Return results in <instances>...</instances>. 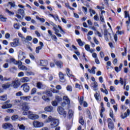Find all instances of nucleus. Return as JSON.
<instances>
[{
    "instance_id": "nucleus-16",
    "label": "nucleus",
    "mask_w": 130,
    "mask_h": 130,
    "mask_svg": "<svg viewBox=\"0 0 130 130\" xmlns=\"http://www.w3.org/2000/svg\"><path fill=\"white\" fill-rule=\"evenodd\" d=\"M53 30L55 31V34L58 37H61V35L59 34V30L57 29V26H56L55 27H54L53 28Z\"/></svg>"
},
{
    "instance_id": "nucleus-49",
    "label": "nucleus",
    "mask_w": 130,
    "mask_h": 130,
    "mask_svg": "<svg viewBox=\"0 0 130 130\" xmlns=\"http://www.w3.org/2000/svg\"><path fill=\"white\" fill-rule=\"evenodd\" d=\"M41 49H42V48H41V47H36V53H39V50H41Z\"/></svg>"
},
{
    "instance_id": "nucleus-37",
    "label": "nucleus",
    "mask_w": 130,
    "mask_h": 130,
    "mask_svg": "<svg viewBox=\"0 0 130 130\" xmlns=\"http://www.w3.org/2000/svg\"><path fill=\"white\" fill-rule=\"evenodd\" d=\"M57 102H60V101H62V99L60 96H58V95H56L55 96V100Z\"/></svg>"
},
{
    "instance_id": "nucleus-7",
    "label": "nucleus",
    "mask_w": 130,
    "mask_h": 130,
    "mask_svg": "<svg viewBox=\"0 0 130 130\" xmlns=\"http://www.w3.org/2000/svg\"><path fill=\"white\" fill-rule=\"evenodd\" d=\"M32 125L34 126V127H42L44 124L43 122L35 120L32 122Z\"/></svg>"
},
{
    "instance_id": "nucleus-54",
    "label": "nucleus",
    "mask_w": 130,
    "mask_h": 130,
    "mask_svg": "<svg viewBox=\"0 0 130 130\" xmlns=\"http://www.w3.org/2000/svg\"><path fill=\"white\" fill-rule=\"evenodd\" d=\"M124 14H125V18H127L128 17V19H129V14L127 13V11H124Z\"/></svg>"
},
{
    "instance_id": "nucleus-56",
    "label": "nucleus",
    "mask_w": 130,
    "mask_h": 130,
    "mask_svg": "<svg viewBox=\"0 0 130 130\" xmlns=\"http://www.w3.org/2000/svg\"><path fill=\"white\" fill-rule=\"evenodd\" d=\"M58 27L59 28V29L60 30V33L61 34H64V33H66L64 31L62 30V28H61L60 26L58 25Z\"/></svg>"
},
{
    "instance_id": "nucleus-31",
    "label": "nucleus",
    "mask_w": 130,
    "mask_h": 130,
    "mask_svg": "<svg viewBox=\"0 0 130 130\" xmlns=\"http://www.w3.org/2000/svg\"><path fill=\"white\" fill-rule=\"evenodd\" d=\"M68 115L69 118H72L74 116V111L71 110H70L68 112Z\"/></svg>"
},
{
    "instance_id": "nucleus-11",
    "label": "nucleus",
    "mask_w": 130,
    "mask_h": 130,
    "mask_svg": "<svg viewBox=\"0 0 130 130\" xmlns=\"http://www.w3.org/2000/svg\"><path fill=\"white\" fill-rule=\"evenodd\" d=\"M22 63L21 61H19L17 66H18V69L19 70H21V71H27L28 70V68L24 65H22Z\"/></svg>"
},
{
    "instance_id": "nucleus-4",
    "label": "nucleus",
    "mask_w": 130,
    "mask_h": 130,
    "mask_svg": "<svg viewBox=\"0 0 130 130\" xmlns=\"http://www.w3.org/2000/svg\"><path fill=\"white\" fill-rule=\"evenodd\" d=\"M57 110L60 115H63V117H67V112L64 111V109L61 107H58L57 109Z\"/></svg>"
},
{
    "instance_id": "nucleus-57",
    "label": "nucleus",
    "mask_w": 130,
    "mask_h": 130,
    "mask_svg": "<svg viewBox=\"0 0 130 130\" xmlns=\"http://www.w3.org/2000/svg\"><path fill=\"white\" fill-rule=\"evenodd\" d=\"M93 41L95 43V44H97V45L99 44V41H98L96 37L93 38Z\"/></svg>"
},
{
    "instance_id": "nucleus-52",
    "label": "nucleus",
    "mask_w": 130,
    "mask_h": 130,
    "mask_svg": "<svg viewBox=\"0 0 130 130\" xmlns=\"http://www.w3.org/2000/svg\"><path fill=\"white\" fill-rule=\"evenodd\" d=\"M75 87L76 88H78V89H79V90H81V89H82L83 88V86L80 85V84L76 83L75 85Z\"/></svg>"
},
{
    "instance_id": "nucleus-13",
    "label": "nucleus",
    "mask_w": 130,
    "mask_h": 130,
    "mask_svg": "<svg viewBox=\"0 0 130 130\" xmlns=\"http://www.w3.org/2000/svg\"><path fill=\"white\" fill-rule=\"evenodd\" d=\"M25 58H26L25 53L21 50L19 51L18 59L20 60H23V59H25Z\"/></svg>"
},
{
    "instance_id": "nucleus-64",
    "label": "nucleus",
    "mask_w": 130,
    "mask_h": 130,
    "mask_svg": "<svg viewBox=\"0 0 130 130\" xmlns=\"http://www.w3.org/2000/svg\"><path fill=\"white\" fill-rule=\"evenodd\" d=\"M18 77H24V72H21L18 73Z\"/></svg>"
},
{
    "instance_id": "nucleus-34",
    "label": "nucleus",
    "mask_w": 130,
    "mask_h": 130,
    "mask_svg": "<svg viewBox=\"0 0 130 130\" xmlns=\"http://www.w3.org/2000/svg\"><path fill=\"white\" fill-rule=\"evenodd\" d=\"M23 40L24 41H26V40L27 41H31V40H32V37L27 36L26 38H23Z\"/></svg>"
},
{
    "instance_id": "nucleus-2",
    "label": "nucleus",
    "mask_w": 130,
    "mask_h": 130,
    "mask_svg": "<svg viewBox=\"0 0 130 130\" xmlns=\"http://www.w3.org/2000/svg\"><path fill=\"white\" fill-rule=\"evenodd\" d=\"M30 109V107L28 106V104L26 103H23L22 104V110L23 111L22 112V114L23 115H27L28 111Z\"/></svg>"
},
{
    "instance_id": "nucleus-24",
    "label": "nucleus",
    "mask_w": 130,
    "mask_h": 130,
    "mask_svg": "<svg viewBox=\"0 0 130 130\" xmlns=\"http://www.w3.org/2000/svg\"><path fill=\"white\" fill-rule=\"evenodd\" d=\"M31 98V97L30 95L26 96H21L20 99L21 100H23V101H28V100H29Z\"/></svg>"
},
{
    "instance_id": "nucleus-59",
    "label": "nucleus",
    "mask_w": 130,
    "mask_h": 130,
    "mask_svg": "<svg viewBox=\"0 0 130 130\" xmlns=\"http://www.w3.org/2000/svg\"><path fill=\"white\" fill-rule=\"evenodd\" d=\"M89 13H91V14H93V15H95V14H96V12H95L94 10L92 9H89Z\"/></svg>"
},
{
    "instance_id": "nucleus-36",
    "label": "nucleus",
    "mask_w": 130,
    "mask_h": 130,
    "mask_svg": "<svg viewBox=\"0 0 130 130\" xmlns=\"http://www.w3.org/2000/svg\"><path fill=\"white\" fill-rule=\"evenodd\" d=\"M36 19L37 20H39V21H40V22H41L42 23H44V22H45V19H44V18H40L38 16H36Z\"/></svg>"
},
{
    "instance_id": "nucleus-5",
    "label": "nucleus",
    "mask_w": 130,
    "mask_h": 130,
    "mask_svg": "<svg viewBox=\"0 0 130 130\" xmlns=\"http://www.w3.org/2000/svg\"><path fill=\"white\" fill-rule=\"evenodd\" d=\"M2 127L4 129H13V125L10 123H5L3 124Z\"/></svg>"
},
{
    "instance_id": "nucleus-1",
    "label": "nucleus",
    "mask_w": 130,
    "mask_h": 130,
    "mask_svg": "<svg viewBox=\"0 0 130 130\" xmlns=\"http://www.w3.org/2000/svg\"><path fill=\"white\" fill-rule=\"evenodd\" d=\"M45 122L46 123L51 122L50 126L51 128H54V127H56V126L59 124V121L58 119L53 118L51 116H49L48 118L46 119Z\"/></svg>"
},
{
    "instance_id": "nucleus-63",
    "label": "nucleus",
    "mask_w": 130,
    "mask_h": 130,
    "mask_svg": "<svg viewBox=\"0 0 130 130\" xmlns=\"http://www.w3.org/2000/svg\"><path fill=\"white\" fill-rule=\"evenodd\" d=\"M3 68H4V69H8V68H9V63H6L3 65Z\"/></svg>"
},
{
    "instance_id": "nucleus-20",
    "label": "nucleus",
    "mask_w": 130,
    "mask_h": 130,
    "mask_svg": "<svg viewBox=\"0 0 130 130\" xmlns=\"http://www.w3.org/2000/svg\"><path fill=\"white\" fill-rule=\"evenodd\" d=\"M16 13L18 14L19 15H21V16L24 17V16L25 15V11H24V10H23V9H19L18 10Z\"/></svg>"
},
{
    "instance_id": "nucleus-61",
    "label": "nucleus",
    "mask_w": 130,
    "mask_h": 130,
    "mask_svg": "<svg viewBox=\"0 0 130 130\" xmlns=\"http://www.w3.org/2000/svg\"><path fill=\"white\" fill-rule=\"evenodd\" d=\"M11 37V35H10V34L7 33L5 35V38H6V39H9V38H10Z\"/></svg>"
},
{
    "instance_id": "nucleus-10",
    "label": "nucleus",
    "mask_w": 130,
    "mask_h": 130,
    "mask_svg": "<svg viewBox=\"0 0 130 130\" xmlns=\"http://www.w3.org/2000/svg\"><path fill=\"white\" fill-rule=\"evenodd\" d=\"M19 41V39H14L13 42L10 43L11 46H12V47H17V46H19V45H20Z\"/></svg>"
},
{
    "instance_id": "nucleus-39",
    "label": "nucleus",
    "mask_w": 130,
    "mask_h": 130,
    "mask_svg": "<svg viewBox=\"0 0 130 130\" xmlns=\"http://www.w3.org/2000/svg\"><path fill=\"white\" fill-rule=\"evenodd\" d=\"M13 27L14 29H16V30H19V29H20V24L18 23H15L13 25Z\"/></svg>"
},
{
    "instance_id": "nucleus-14",
    "label": "nucleus",
    "mask_w": 130,
    "mask_h": 130,
    "mask_svg": "<svg viewBox=\"0 0 130 130\" xmlns=\"http://www.w3.org/2000/svg\"><path fill=\"white\" fill-rule=\"evenodd\" d=\"M59 77L60 79V82H61V83H64V82H66V78H64V75L63 74H62V73H59Z\"/></svg>"
},
{
    "instance_id": "nucleus-35",
    "label": "nucleus",
    "mask_w": 130,
    "mask_h": 130,
    "mask_svg": "<svg viewBox=\"0 0 130 130\" xmlns=\"http://www.w3.org/2000/svg\"><path fill=\"white\" fill-rule=\"evenodd\" d=\"M8 98V96L7 95H4L3 96H0V100L2 101H5V100H7Z\"/></svg>"
},
{
    "instance_id": "nucleus-38",
    "label": "nucleus",
    "mask_w": 130,
    "mask_h": 130,
    "mask_svg": "<svg viewBox=\"0 0 130 130\" xmlns=\"http://www.w3.org/2000/svg\"><path fill=\"white\" fill-rule=\"evenodd\" d=\"M2 87L4 89H8V88H10V87H11V84H9V83H7L6 84H3Z\"/></svg>"
},
{
    "instance_id": "nucleus-32",
    "label": "nucleus",
    "mask_w": 130,
    "mask_h": 130,
    "mask_svg": "<svg viewBox=\"0 0 130 130\" xmlns=\"http://www.w3.org/2000/svg\"><path fill=\"white\" fill-rule=\"evenodd\" d=\"M37 87L38 89H42L43 88V84L41 82H38L37 83Z\"/></svg>"
},
{
    "instance_id": "nucleus-12",
    "label": "nucleus",
    "mask_w": 130,
    "mask_h": 130,
    "mask_svg": "<svg viewBox=\"0 0 130 130\" xmlns=\"http://www.w3.org/2000/svg\"><path fill=\"white\" fill-rule=\"evenodd\" d=\"M104 37L106 41H109V37H111V34L110 33L108 32V31H107V29H105L104 31Z\"/></svg>"
},
{
    "instance_id": "nucleus-60",
    "label": "nucleus",
    "mask_w": 130,
    "mask_h": 130,
    "mask_svg": "<svg viewBox=\"0 0 130 130\" xmlns=\"http://www.w3.org/2000/svg\"><path fill=\"white\" fill-rule=\"evenodd\" d=\"M33 43L35 44H37V43H38V39H37V38H34L33 40Z\"/></svg>"
},
{
    "instance_id": "nucleus-53",
    "label": "nucleus",
    "mask_w": 130,
    "mask_h": 130,
    "mask_svg": "<svg viewBox=\"0 0 130 130\" xmlns=\"http://www.w3.org/2000/svg\"><path fill=\"white\" fill-rule=\"evenodd\" d=\"M51 103L53 106H57V102L55 100V101H52Z\"/></svg>"
},
{
    "instance_id": "nucleus-8",
    "label": "nucleus",
    "mask_w": 130,
    "mask_h": 130,
    "mask_svg": "<svg viewBox=\"0 0 130 130\" xmlns=\"http://www.w3.org/2000/svg\"><path fill=\"white\" fill-rule=\"evenodd\" d=\"M11 86L14 89H17V88H19V86H20V81L18 80H15L12 81Z\"/></svg>"
},
{
    "instance_id": "nucleus-62",
    "label": "nucleus",
    "mask_w": 130,
    "mask_h": 130,
    "mask_svg": "<svg viewBox=\"0 0 130 130\" xmlns=\"http://www.w3.org/2000/svg\"><path fill=\"white\" fill-rule=\"evenodd\" d=\"M100 55L101 57V58H103L104 57V53H103V52L101 51L100 52Z\"/></svg>"
},
{
    "instance_id": "nucleus-19",
    "label": "nucleus",
    "mask_w": 130,
    "mask_h": 130,
    "mask_svg": "<svg viewBox=\"0 0 130 130\" xmlns=\"http://www.w3.org/2000/svg\"><path fill=\"white\" fill-rule=\"evenodd\" d=\"M129 113H130L129 109H127L126 110V112L124 113V116H123V115H121V118H122L123 119H124L125 117H127V116L129 115Z\"/></svg>"
},
{
    "instance_id": "nucleus-25",
    "label": "nucleus",
    "mask_w": 130,
    "mask_h": 130,
    "mask_svg": "<svg viewBox=\"0 0 130 130\" xmlns=\"http://www.w3.org/2000/svg\"><path fill=\"white\" fill-rule=\"evenodd\" d=\"M19 61H16V59L11 58L10 59V61L9 62L10 63H12V62H13V63H14V64H17L19 63Z\"/></svg>"
},
{
    "instance_id": "nucleus-21",
    "label": "nucleus",
    "mask_w": 130,
    "mask_h": 130,
    "mask_svg": "<svg viewBox=\"0 0 130 130\" xmlns=\"http://www.w3.org/2000/svg\"><path fill=\"white\" fill-rule=\"evenodd\" d=\"M55 63L57 67L59 68V69H61V68H62L63 63L61 62V61H56Z\"/></svg>"
},
{
    "instance_id": "nucleus-28",
    "label": "nucleus",
    "mask_w": 130,
    "mask_h": 130,
    "mask_svg": "<svg viewBox=\"0 0 130 130\" xmlns=\"http://www.w3.org/2000/svg\"><path fill=\"white\" fill-rule=\"evenodd\" d=\"M77 41L79 46H83L84 44H85V42H82V40H81L80 39H77Z\"/></svg>"
},
{
    "instance_id": "nucleus-42",
    "label": "nucleus",
    "mask_w": 130,
    "mask_h": 130,
    "mask_svg": "<svg viewBox=\"0 0 130 130\" xmlns=\"http://www.w3.org/2000/svg\"><path fill=\"white\" fill-rule=\"evenodd\" d=\"M85 48L87 51H90V52H92V51L90 49V45H85Z\"/></svg>"
},
{
    "instance_id": "nucleus-27",
    "label": "nucleus",
    "mask_w": 130,
    "mask_h": 130,
    "mask_svg": "<svg viewBox=\"0 0 130 130\" xmlns=\"http://www.w3.org/2000/svg\"><path fill=\"white\" fill-rule=\"evenodd\" d=\"M63 100L65 103L69 104L70 99H69V97H68V96H64L63 97Z\"/></svg>"
},
{
    "instance_id": "nucleus-58",
    "label": "nucleus",
    "mask_w": 130,
    "mask_h": 130,
    "mask_svg": "<svg viewBox=\"0 0 130 130\" xmlns=\"http://www.w3.org/2000/svg\"><path fill=\"white\" fill-rule=\"evenodd\" d=\"M16 95L18 96H23V93H22V91H19L16 93Z\"/></svg>"
},
{
    "instance_id": "nucleus-17",
    "label": "nucleus",
    "mask_w": 130,
    "mask_h": 130,
    "mask_svg": "<svg viewBox=\"0 0 130 130\" xmlns=\"http://www.w3.org/2000/svg\"><path fill=\"white\" fill-rule=\"evenodd\" d=\"M91 86L94 91H97L98 90V83H97V82L94 81L93 83H92Z\"/></svg>"
},
{
    "instance_id": "nucleus-40",
    "label": "nucleus",
    "mask_w": 130,
    "mask_h": 130,
    "mask_svg": "<svg viewBox=\"0 0 130 130\" xmlns=\"http://www.w3.org/2000/svg\"><path fill=\"white\" fill-rule=\"evenodd\" d=\"M37 91V89H36V88H33L30 92V94L31 95H34V94H36V92Z\"/></svg>"
},
{
    "instance_id": "nucleus-23",
    "label": "nucleus",
    "mask_w": 130,
    "mask_h": 130,
    "mask_svg": "<svg viewBox=\"0 0 130 130\" xmlns=\"http://www.w3.org/2000/svg\"><path fill=\"white\" fill-rule=\"evenodd\" d=\"M40 64L42 67H46L48 64V62H47V60H41Z\"/></svg>"
},
{
    "instance_id": "nucleus-44",
    "label": "nucleus",
    "mask_w": 130,
    "mask_h": 130,
    "mask_svg": "<svg viewBox=\"0 0 130 130\" xmlns=\"http://www.w3.org/2000/svg\"><path fill=\"white\" fill-rule=\"evenodd\" d=\"M42 99L44 100V101H46V102H49V98H48L47 96L45 95H43L42 96Z\"/></svg>"
},
{
    "instance_id": "nucleus-6",
    "label": "nucleus",
    "mask_w": 130,
    "mask_h": 130,
    "mask_svg": "<svg viewBox=\"0 0 130 130\" xmlns=\"http://www.w3.org/2000/svg\"><path fill=\"white\" fill-rule=\"evenodd\" d=\"M108 126L109 129L112 130L114 128V123L112 122V119L108 118L107 119Z\"/></svg>"
},
{
    "instance_id": "nucleus-47",
    "label": "nucleus",
    "mask_w": 130,
    "mask_h": 130,
    "mask_svg": "<svg viewBox=\"0 0 130 130\" xmlns=\"http://www.w3.org/2000/svg\"><path fill=\"white\" fill-rule=\"evenodd\" d=\"M79 123L82 124V125H84V119H83V117H81L79 119Z\"/></svg>"
},
{
    "instance_id": "nucleus-51",
    "label": "nucleus",
    "mask_w": 130,
    "mask_h": 130,
    "mask_svg": "<svg viewBox=\"0 0 130 130\" xmlns=\"http://www.w3.org/2000/svg\"><path fill=\"white\" fill-rule=\"evenodd\" d=\"M95 70H96V67H92L91 68V74H93V75H95L96 73L95 72Z\"/></svg>"
},
{
    "instance_id": "nucleus-55",
    "label": "nucleus",
    "mask_w": 130,
    "mask_h": 130,
    "mask_svg": "<svg viewBox=\"0 0 130 130\" xmlns=\"http://www.w3.org/2000/svg\"><path fill=\"white\" fill-rule=\"evenodd\" d=\"M67 90L69 91L70 92H72V86L71 85H68L67 87Z\"/></svg>"
},
{
    "instance_id": "nucleus-30",
    "label": "nucleus",
    "mask_w": 130,
    "mask_h": 130,
    "mask_svg": "<svg viewBox=\"0 0 130 130\" xmlns=\"http://www.w3.org/2000/svg\"><path fill=\"white\" fill-rule=\"evenodd\" d=\"M66 71H67V76H68L69 77H73V78L75 77V76L71 74V73L70 72L71 71V70H70V69L67 68Z\"/></svg>"
},
{
    "instance_id": "nucleus-26",
    "label": "nucleus",
    "mask_w": 130,
    "mask_h": 130,
    "mask_svg": "<svg viewBox=\"0 0 130 130\" xmlns=\"http://www.w3.org/2000/svg\"><path fill=\"white\" fill-rule=\"evenodd\" d=\"M20 81L22 83H27V82H29V81H30V80L29 79V78H28V77H23L21 79Z\"/></svg>"
},
{
    "instance_id": "nucleus-22",
    "label": "nucleus",
    "mask_w": 130,
    "mask_h": 130,
    "mask_svg": "<svg viewBox=\"0 0 130 130\" xmlns=\"http://www.w3.org/2000/svg\"><path fill=\"white\" fill-rule=\"evenodd\" d=\"M94 96L97 101H100V100H101V96L100 95V94L98 93V92H96Z\"/></svg>"
},
{
    "instance_id": "nucleus-45",
    "label": "nucleus",
    "mask_w": 130,
    "mask_h": 130,
    "mask_svg": "<svg viewBox=\"0 0 130 130\" xmlns=\"http://www.w3.org/2000/svg\"><path fill=\"white\" fill-rule=\"evenodd\" d=\"M45 94L47 96H48L49 97H51V96H52V93H51V91L49 90L47 91Z\"/></svg>"
},
{
    "instance_id": "nucleus-29",
    "label": "nucleus",
    "mask_w": 130,
    "mask_h": 130,
    "mask_svg": "<svg viewBox=\"0 0 130 130\" xmlns=\"http://www.w3.org/2000/svg\"><path fill=\"white\" fill-rule=\"evenodd\" d=\"M18 127H19L20 130H25L26 129V127L23 124H18L17 125Z\"/></svg>"
},
{
    "instance_id": "nucleus-50",
    "label": "nucleus",
    "mask_w": 130,
    "mask_h": 130,
    "mask_svg": "<svg viewBox=\"0 0 130 130\" xmlns=\"http://www.w3.org/2000/svg\"><path fill=\"white\" fill-rule=\"evenodd\" d=\"M18 120L21 121L22 120H27V118L23 117H19L18 118Z\"/></svg>"
},
{
    "instance_id": "nucleus-15",
    "label": "nucleus",
    "mask_w": 130,
    "mask_h": 130,
    "mask_svg": "<svg viewBox=\"0 0 130 130\" xmlns=\"http://www.w3.org/2000/svg\"><path fill=\"white\" fill-rule=\"evenodd\" d=\"M10 102V101H8L5 103V104L2 106V108L3 109H6V108H11L12 107V104H8Z\"/></svg>"
},
{
    "instance_id": "nucleus-9",
    "label": "nucleus",
    "mask_w": 130,
    "mask_h": 130,
    "mask_svg": "<svg viewBox=\"0 0 130 130\" xmlns=\"http://www.w3.org/2000/svg\"><path fill=\"white\" fill-rule=\"evenodd\" d=\"M21 88H23V90L25 93H28L30 91V86L28 85V83L23 84L21 85Z\"/></svg>"
},
{
    "instance_id": "nucleus-33",
    "label": "nucleus",
    "mask_w": 130,
    "mask_h": 130,
    "mask_svg": "<svg viewBox=\"0 0 130 130\" xmlns=\"http://www.w3.org/2000/svg\"><path fill=\"white\" fill-rule=\"evenodd\" d=\"M109 115L111 118H112L113 120L115 122V118H114V116L113 114V111H110Z\"/></svg>"
},
{
    "instance_id": "nucleus-3",
    "label": "nucleus",
    "mask_w": 130,
    "mask_h": 130,
    "mask_svg": "<svg viewBox=\"0 0 130 130\" xmlns=\"http://www.w3.org/2000/svg\"><path fill=\"white\" fill-rule=\"evenodd\" d=\"M27 116L28 118L32 119V120L38 119V118H39V116L38 115L34 114L33 112L30 111H28Z\"/></svg>"
},
{
    "instance_id": "nucleus-41",
    "label": "nucleus",
    "mask_w": 130,
    "mask_h": 130,
    "mask_svg": "<svg viewBox=\"0 0 130 130\" xmlns=\"http://www.w3.org/2000/svg\"><path fill=\"white\" fill-rule=\"evenodd\" d=\"M78 100L80 105H82L84 103V97L82 96L80 99H79Z\"/></svg>"
},
{
    "instance_id": "nucleus-18",
    "label": "nucleus",
    "mask_w": 130,
    "mask_h": 130,
    "mask_svg": "<svg viewBox=\"0 0 130 130\" xmlns=\"http://www.w3.org/2000/svg\"><path fill=\"white\" fill-rule=\"evenodd\" d=\"M45 111L52 112L53 111V107L51 106H47L45 108Z\"/></svg>"
},
{
    "instance_id": "nucleus-43",
    "label": "nucleus",
    "mask_w": 130,
    "mask_h": 130,
    "mask_svg": "<svg viewBox=\"0 0 130 130\" xmlns=\"http://www.w3.org/2000/svg\"><path fill=\"white\" fill-rule=\"evenodd\" d=\"M11 118L12 120H17V119L19 118V116H18V115H14L12 116Z\"/></svg>"
},
{
    "instance_id": "nucleus-46",
    "label": "nucleus",
    "mask_w": 130,
    "mask_h": 130,
    "mask_svg": "<svg viewBox=\"0 0 130 130\" xmlns=\"http://www.w3.org/2000/svg\"><path fill=\"white\" fill-rule=\"evenodd\" d=\"M6 12L8 13L9 15H10V16H12L14 15V12H12V11H10V10H9V9H6Z\"/></svg>"
},
{
    "instance_id": "nucleus-48",
    "label": "nucleus",
    "mask_w": 130,
    "mask_h": 130,
    "mask_svg": "<svg viewBox=\"0 0 130 130\" xmlns=\"http://www.w3.org/2000/svg\"><path fill=\"white\" fill-rule=\"evenodd\" d=\"M8 5H10L11 6V9H12V8H15V7H16V5L15 4V3L12 2H9Z\"/></svg>"
}]
</instances>
